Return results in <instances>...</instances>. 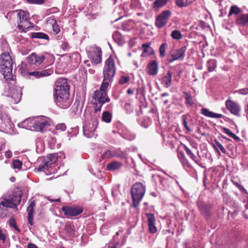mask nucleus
<instances>
[{"instance_id": "obj_1", "label": "nucleus", "mask_w": 248, "mask_h": 248, "mask_svg": "<svg viewBox=\"0 0 248 248\" xmlns=\"http://www.w3.org/2000/svg\"><path fill=\"white\" fill-rule=\"evenodd\" d=\"M55 86V102L57 106L64 109L69 108L71 104V100L69 99V86L67 79H59Z\"/></svg>"}, {"instance_id": "obj_2", "label": "nucleus", "mask_w": 248, "mask_h": 248, "mask_svg": "<svg viewBox=\"0 0 248 248\" xmlns=\"http://www.w3.org/2000/svg\"><path fill=\"white\" fill-rule=\"evenodd\" d=\"M13 62L9 53H3L0 57V72L4 78L8 80L13 79L12 74Z\"/></svg>"}, {"instance_id": "obj_3", "label": "nucleus", "mask_w": 248, "mask_h": 248, "mask_svg": "<svg viewBox=\"0 0 248 248\" xmlns=\"http://www.w3.org/2000/svg\"><path fill=\"white\" fill-rule=\"evenodd\" d=\"M100 111V107L95 108L93 113L92 114V122L87 123L83 126V134L87 138H91L94 136L95 129L97 126Z\"/></svg>"}, {"instance_id": "obj_4", "label": "nucleus", "mask_w": 248, "mask_h": 248, "mask_svg": "<svg viewBox=\"0 0 248 248\" xmlns=\"http://www.w3.org/2000/svg\"><path fill=\"white\" fill-rule=\"evenodd\" d=\"M145 190V186L140 182H137L132 186L131 193L133 205L134 207H137L139 205L144 195Z\"/></svg>"}, {"instance_id": "obj_5", "label": "nucleus", "mask_w": 248, "mask_h": 248, "mask_svg": "<svg viewBox=\"0 0 248 248\" xmlns=\"http://www.w3.org/2000/svg\"><path fill=\"white\" fill-rule=\"evenodd\" d=\"M116 73V67L113 58L110 56L105 61L103 68V78L105 80L112 81Z\"/></svg>"}, {"instance_id": "obj_6", "label": "nucleus", "mask_w": 248, "mask_h": 248, "mask_svg": "<svg viewBox=\"0 0 248 248\" xmlns=\"http://www.w3.org/2000/svg\"><path fill=\"white\" fill-rule=\"evenodd\" d=\"M17 16L18 18L17 23L19 29L26 31L28 29L32 27L31 23L29 21V15L26 11L19 10Z\"/></svg>"}, {"instance_id": "obj_7", "label": "nucleus", "mask_w": 248, "mask_h": 248, "mask_svg": "<svg viewBox=\"0 0 248 248\" xmlns=\"http://www.w3.org/2000/svg\"><path fill=\"white\" fill-rule=\"evenodd\" d=\"M58 158V154H51L44 157L43 162L37 168L38 171H45L51 169V166L55 163Z\"/></svg>"}, {"instance_id": "obj_8", "label": "nucleus", "mask_w": 248, "mask_h": 248, "mask_svg": "<svg viewBox=\"0 0 248 248\" xmlns=\"http://www.w3.org/2000/svg\"><path fill=\"white\" fill-rule=\"evenodd\" d=\"M31 121L32 127L36 131L43 132L50 125L48 119L44 116L38 117Z\"/></svg>"}, {"instance_id": "obj_9", "label": "nucleus", "mask_w": 248, "mask_h": 248, "mask_svg": "<svg viewBox=\"0 0 248 248\" xmlns=\"http://www.w3.org/2000/svg\"><path fill=\"white\" fill-rule=\"evenodd\" d=\"M88 56L92 61L96 64L101 62L102 51L100 47L93 46L88 51Z\"/></svg>"}, {"instance_id": "obj_10", "label": "nucleus", "mask_w": 248, "mask_h": 248, "mask_svg": "<svg viewBox=\"0 0 248 248\" xmlns=\"http://www.w3.org/2000/svg\"><path fill=\"white\" fill-rule=\"evenodd\" d=\"M171 16L170 10H166L160 13L156 18L155 25L158 28L164 27Z\"/></svg>"}, {"instance_id": "obj_11", "label": "nucleus", "mask_w": 248, "mask_h": 248, "mask_svg": "<svg viewBox=\"0 0 248 248\" xmlns=\"http://www.w3.org/2000/svg\"><path fill=\"white\" fill-rule=\"evenodd\" d=\"M186 49L187 47L186 46H183L179 49L172 50L170 52L172 59L169 60V62H171L176 60H183L185 57V52Z\"/></svg>"}, {"instance_id": "obj_12", "label": "nucleus", "mask_w": 248, "mask_h": 248, "mask_svg": "<svg viewBox=\"0 0 248 248\" xmlns=\"http://www.w3.org/2000/svg\"><path fill=\"white\" fill-rule=\"evenodd\" d=\"M62 210L64 215L67 217L77 216L83 211L82 209L78 206H65L62 207Z\"/></svg>"}, {"instance_id": "obj_13", "label": "nucleus", "mask_w": 248, "mask_h": 248, "mask_svg": "<svg viewBox=\"0 0 248 248\" xmlns=\"http://www.w3.org/2000/svg\"><path fill=\"white\" fill-rule=\"evenodd\" d=\"M226 108L232 114L238 116L240 111V107L236 102L230 100H227L225 102Z\"/></svg>"}, {"instance_id": "obj_14", "label": "nucleus", "mask_w": 248, "mask_h": 248, "mask_svg": "<svg viewBox=\"0 0 248 248\" xmlns=\"http://www.w3.org/2000/svg\"><path fill=\"white\" fill-rule=\"evenodd\" d=\"M93 97L96 101L101 104L100 106L98 108L100 107L101 108V106L103 104L109 101V99L107 95V92H104L100 90L95 92Z\"/></svg>"}, {"instance_id": "obj_15", "label": "nucleus", "mask_w": 248, "mask_h": 248, "mask_svg": "<svg viewBox=\"0 0 248 248\" xmlns=\"http://www.w3.org/2000/svg\"><path fill=\"white\" fill-rule=\"evenodd\" d=\"M36 203L34 201H31L27 208L28 212V221L29 223L32 226L34 224L33 218L35 212V207Z\"/></svg>"}, {"instance_id": "obj_16", "label": "nucleus", "mask_w": 248, "mask_h": 248, "mask_svg": "<svg viewBox=\"0 0 248 248\" xmlns=\"http://www.w3.org/2000/svg\"><path fill=\"white\" fill-rule=\"evenodd\" d=\"M28 59L30 63L38 65L45 60V58L43 55H37L33 53L28 57Z\"/></svg>"}, {"instance_id": "obj_17", "label": "nucleus", "mask_w": 248, "mask_h": 248, "mask_svg": "<svg viewBox=\"0 0 248 248\" xmlns=\"http://www.w3.org/2000/svg\"><path fill=\"white\" fill-rule=\"evenodd\" d=\"M172 74L170 71L167 72L166 74L162 75L160 79L161 84L166 88H168L171 85L172 81Z\"/></svg>"}, {"instance_id": "obj_18", "label": "nucleus", "mask_w": 248, "mask_h": 248, "mask_svg": "<svg viewBox=\"0 0 248 248\" xmlns=\"http://www.w3.org/2000/svg\"><path fill=\"white\" fill-rule=\"evenodd\" d=\"M13 206L12 203L8 202L6 200L0 202V217H5L8 213V208Z\"/></svg>"}, {"instance_id": "obj_19", "label": "nucleus", "mask_w": 248, "mask_h": 248, "mask_svg": "<svg viewBox=\"0 0 248 248\" xmlns=\"http://www.w3.org/2000/svg\"><path fill=\"white\" fill-rule=\"evenodd\" d=\"M148 74L151 76L156 75L158 71V63L155 61H152L147 65Z\"/></svg>"}, {"instance_id": "obj_20", "label": "nucleus", "mask_w": 248, "mask_h": 248, "mask_svg": "<svg viewBox=\"0 0 248 248\" xmlns=\"http://www.w3.org/2000/svg\"><path fill=\"white\" fill-rule=\"evenodd\" d=\"M148 224L149 231L152 233H155L157 231V229L155 226V218L153 214H147Z\"/></svg>"}, {"instance_id": "obj_21", "label": "nucleus", "mask_w": 248, "mask_h": 248, "mask_svg": "<svg viewBox=\"0 0 248 248\" xmlns=\"http://www.w3.org/2000/svg\"><path fill=\"white\" fill-rule=\"evenodd\" d=\"M15 103H18L21 100L22 93L19 89H12L10 95Z\"/></svg>"}, {"instance_id": "obj_22", "label": "nucleus", "mask_w": 248, "mask_h": 248, "mask_svg": "<svg viewBox=\"0 0 248 248\" xmlns=\"http://www.w3.org/2000/svg\"><path fill=\"white\" fill-rule=\"evenodd\" d=\"M198 206L201 213L203 216L208 217L210 215V210L211 208L210 204L199 203Z\"/></svg>"}, {"instance_id": "obj_23", "label": "nucleus", "mask_w": 248, "mask_h": 248, "mask_svg": "<svg viewBox=\"0 0 248 248\" xmlns=\"http://www.w3.org/2000/svg\"><path fill=\"white\" fill-rule=\"evenodd\" d=\"M21 200V194L20 193H16L10 200H6V201L13 204V206H10V208H15L17 205L20 204Z\"/></svg>"}, {"instance_id": "obj_24", "label": "nucleus", "mask_w": 248, "mask_h": 248, "mask_svg": "<svg viewBox=\"0 0 248 248\" xmlns=\"http://www.w3.org/2000/svg\"><path fill=\"white\" fill-rule=\"evenodd\" d=\"M201 113L205 116L210 118H220L223 117V115L222 114L210 111L208 109L206 108H202Z\"/></svg>"}, {"instance_id": "obj_25", "label": "nucleus", "mask_w": 248, "mask_h": 248, "mask_svg": "<svg viewBox=\"0 0 248 248\" xmlns=\"http://www.w3.org/2000/svg\"><path fill=\"white\" fill-rule=\"evenodd\" d=\"M122 166V164L119 161H113L108 163L107 168L108 170H115L120 169Z\"/></svg>"}, {"instance_id": "obj_26", "label": "nucleus", "mask_w": 248, "mask_h": 248, "mask_svg": "<svg viewBox=\"0 0 248 248\" xmlns=\"http://www.w3.org/2000/svg\"><path fill=\"white\" fill-rule=\"evenodd\" d=\"M212 146L215 148V149L217 150L218 155H220V153L218 151V148L221 150L223 154H226L227 151L222 146V145L217 139L214 140V142L212 143Z\"/></svg>"}, {"instance_id": "obj_27", "label": "nucleus", "mask_w": 248, "mask_h": 248, "mask_svg": "<svg viewBox=\"0 0 248 248\" xmlns=\"http://www.w3.org/2000/svg\"><path fill=\"white\" fill-rule=\"evenodd\" d=\"M236 23L242 26H248V14L240 15L237 19Z\"/></svg>"}, {"instance_id": "obj_28", "label": "nucleus", "mask_w": 248, "mask_h": 248, "mask_svg": "<svg viewBox=\"0 0 248 248\" xmlns=\"http://www.w3.org/2000/svg\"><path fill=\"white\" fill-rule=\"evenodd\" d=\"M30 76H34L35 78H39L44 77L49 75L50 74L46 71V70H42L40 71H33L29 72Z\"/></svg>"}, {"instance_id": "obj_29", "label": "nucleus", "mask_w": 248, "mask_h": 248, "mask_svg": "<svg viewBox=\"0 0 248 248\" xmlns=\"http://www.w3.org/2000/svg\"><path fill=\"white\" fill-rule=\"evenodd\" d=\"M119 156L118 154L114 151H111L110 150H107L105 151L101 155V158L102 159H106L111 158L112 157Z\"/></svg>"}, {"instance_id": "obj_30", "label": "nucleus", "mask_w": 248, "mask_h": 248, "mask_svg": "<svg viewBox=\"0 0 248 248\" xmlns=\"http://www.w3.org/2000/svg\"><path fill=\"white\" fill-rule=\"evenodd\" d=\"M169 0H155L153 4L152 8L154 9L159 8L165 5Z\"/></svg>"}, {"instance_id": "obj_31", "label": "nucleus", "mask_w": 248, "mask_h": 248, "mask_svg": "<svg viewBox=\"0 0 248 248\" xmlns=\"http://www.w3.org/2000/svg\"><path fill=\"white\" fill-rule=\"evenodd\" d=\"M31 37L33 38L42 39L48 40L49 36L47 34L43 32H33L31 34Z\"/></svg>"}, {"instance_id": "obj_32", "label": "nucleus", "mask_w": 248, "mask_h": 248, "mask_svg": "<svg viewBox=\"0 0 248 248\" xmlns=\"http://www.w3.org/2000/svg\"><path fill=\"white\" fill-rule=\"evenodd\" d=\"M112 115L108 111H104L102 114V120L103 121L108 123L111 122Z\"/></svg>"}, {"instance_id": "obj_33", "label": "nucleus", "mask_w": 248, "mask_h": 248, "mask_svg": "<svg viewBox=\"0 0 248 248\" xmlns=\"http://www.w3.org/2000/svg\"><path fill=\"white\" fill-rule=\"evenodd\" d=\"M222 131L223 132L227 134L228 136H229L230 137L233 138V139L237 141L240 140V138L237 136L235 134H234L233 133H232L230 129L223 127L222 128Z\"/></svg>"}, {"instance_id": "obj_34", "label": "nucleus", "mask_w": 248, "mask_h": 248, "mask_svg": "<svg viewBox=\"0 0 248 248\" xmlns=\"http://www.w3.org/2000/svg\"><path fill=\"white\" fill-rule=\"evenodd\" d=\"M208 70L209 72L213 71L217 67V62L215 60H210L207 62Z\"/></svg>"}, {"instance_id": "obj_35", "label": "nucleus", "mask_w": 248, "mask_h": 248, "mask_svg": "<svg viewBox=\"0 0 248 248\" xmlns=\"http://www.w3.org/2000/svg\"><path fill=\"white\" fill-rule=\"evenodd\" d=\"M65 230L70 236L74 235V226L71 224H67L65 226Z\"/></svg>"}, {"instance_id": "obj_36", "label": "nucleus", "mask_w": 248, "mask_h": 248, "mask_svg": "<svg viewBox=\"0 0 248 248\" xmlns=\"http://www.w3.org/2000/svg\"><path fill=\"white\" fill-rule=\"evenodd\" d=\"M111 82L112 81L105 80V78H103V80L99 90L104 92H106L109 83Z\"/></svg>"}, {"instance_id": "obj_37", "label": "nucleus", "mask_w": 248, "mask_h": 248, "mask_svg": "<svg viewBox=\"0 0 248 248\" xmlns=\"http://www.w3.org/2000/svg\"><path fill=\"white\" fill-rule=\"evenodd\" d=\"M241 9L235 5L232 6L230 8L228 16H230L232 14L238 15L241 12Z\"/></svg>"}, {"instance_id": "obj_38", "label": "nucleus", "mask_w": 248, "mask_h": 248, "mask_svg": "<svg viewBox=\"0 0 248 248\" xmlns=\"http://www.w3.org/2000/svg\"><path fill=\"white\" fill-rule=\"evenodd\" d=\"M184 148L187 155L192 160L196 162V156L194 155L192 152L185 145H184Z\"/></svg>"}, {"instance_id": "obj_39", "label": "nucleus", "mask_w": 248, "mask_h": 248, "mask_svg": "<svg viewBox=\"0 0 248 248\" xmlns=\"http://www.w3.org/2000/svg\"><path fill=\"white\" fill-rule=\"evenodd\" d=\"M22 166V162L18 159H14L13 160V167L15 169L20 170Z\"/></svg>"}, {"instance_id": "obj_40", "label": "nucleus", "mask_w": 248, "mask_h": 248, "mask_svg": "<svg viewBox=\"0 0 248 248\" xmlns=\"http://www.w3.org/2000/svg\"><path fill=\"white\" fill-rule=\"evenodd\" d=\"M168 45L166 43H163L159 47V54L161 58L165 57V51L167 48Z\"/></svg>"}, {"instance_id": "obj_41", "label": "nucleus", "mask_w": 248, "mask_h": 248, "mask_svg": "<svg viewBox=\"0 0 248 248\" xmlns=\"http://www.w3.org/2000/svg\"><path fill=\"white\" fill-rule=\"evenodd\" d=\"M171 36L173 39L179 40L182 38V35L181 32L177 30L173 31L171 32Z\"/></svg>"}, {"instance_id": "obj_42", "label": "nucleus", "mask_w": 248, "mask_h": 248, "mask_svg": "<svg viewBox=\"0 0 248 248\" xmlns=\"http://www.w3.org/2000/svg\"><path fill=\"white\" fill-rule=\"evenodd\" d=\"M177 6L182 8L187 6L186 0H174Z\"/></svg>"}, {"instance_id": "obj_43", "label": "nucleus", "mask_w": 248, "mask_h": 248, "mask_svg": "<svg viewBox=\"0 0 248 248\" xmlns=\"http://www.w3.org/2000/svg\"><path fill=\"white\" fill-rule=\"evenodd\" d=\"M130 78L128 76H122L120 77L119 83L121 85H124L129 81Z\"/></svg>"}, {"instance_id": "obj_44", "label": "nucleus", "mask_w": 248, "mask_h": 248, "mask_svg": "<svg viewBox=\"0 0 248 248\" xmlns=\"http://www.w3.org/2000/svg\"><path fill=\"white\" fill-rule=\"evenodd\" d=\"M185 94L186 95V103L189 105L190 106H192L193 103L192 102V97L191 95L187 93H186Z\"/></svg>"}, {"instance_id": "obj_45", "label": "nucleus", "mask_w": 248, "mask_h": 248, "mask_svg": "<svg viewBox=\"0 0 248 248\" xmlns=\"http://www.w3.org/2000/svg\"><path fill=\"white\" fill-rule=\"evenodd\" d=\"M153 49L151 47H148L143 49V52L142 54V56H148L151 54L153 52Z\"/></svg>"}, {"instance_id": "obj_46", "label": "nucleus", "mask_w": 248, "mask_h": 248, "mask_svg": "<svg viewBox=\"0 0 248 248\" xmlns=\"http://www.w3.org/2000/svg\"><path fill=\"white\" fill-rule=\"evenodd\" d=\"M235 92L239 94L246 95L248 94V88L241 89L236 91Z\"/></svg>"}, {"instance_id": "obj_47", "label": "nucleus", "mask_w": 248, "mask_h": 248, "mask_svg": "<svg viewBox=\"0 0 248 248\" xmlns=\"http://www.w3.org/2000/svg\"><path fill=\"white\" fill-rule=\"evenodd\" d=\"M27 1L32 4H42L45 2V0H27Z\"/></svg>"}, {"instance_id": "obj_48", "label": "nucleus", "mask_w": 248, "mask_h": 248, "mask_svg": "<svg viewBox=\"0 0 248 248\" xmlns=\"http://www.w3.org/2000/svg\"><path fill=\"white\" fill-rule=\"evenodd\" d=\"M183 121V124L185 127V128L188 131H191V130L190 129V128L188 127L187 125V123L186 122V119L187 117L186 115H183L182 116Z\"/></svg>"}, {"instance_id": "obj_49", "label": "nucleus", "mask_w": 248, "mask_h": 248, "mask_svg": "<svg viewBox=\"0 0 248 248\" xmlns=\"http://www.w3.org/2000/svg\"><path fill=\"white\" fill-rule=\"evenodd\" d=\"M52 30L56 34L59 33L60 31L59 25L57 23L54 24V25L52 26Z\"/></svg>"}, {"instance_id": "obj_50", "label": "nucleus", "mask_w": 248, "mask_h": 248, "mask_svg": "<svg viewBox=\"0 0 248 248\" xmlns=\"http://www.w3.org/2000/svg\"><path fill=\"white\" fill-rule=\"evenodd\" d=\"M57 130H61L62 131H64L66 129V125L64 124H57L56 126Z\"/></svg>"}, {"instance_id": "obj_51", "label": "nucleus", "mask_w": 248, "mask_h": 248, "mask_svg": "<svg viewBox=\"0 0 248 248\" xmlns=\"http://www.w3.org/2000/svg\"><path fill=\"white\" fill-rule=\"evenodd\" d=\"M6 239V236L1 230H0V242L4 243Z\"/></svg>"}, {"instance_id": "obj_52", "label": "nucleus", "mask_w": 248, "mask_h": 248, "mask_svg": "<svg viewBox=\"0 0 248 248\" xmlns=\"http://www.w3.org/2000/svg\"><path fill=\"white\" fill-rule=\"evenodd\" d=\"M9 225L10 226L13 227L15 229L18 230V228H17V226L16 225L15 220L14 219L11 218L9 220Z\"/></svg>"}, {"instance_id": "obj_53", "label": "nucleus", "mask_w": 248, "mask_h": 248, "mask_svg": "<svg viewBox=\"0 0 248 248\" xmlns=\"http://www.w3.org/2000/svg\"><path fill=\"white\" fill-rule=\"evenodd\" d=\"M183 165L185 167H189L190 165L188 162V160L186 158L184 159H182L180 160Z\"/></svg>"}, {"instance_id": "obj_54", "label": "nucleus", "mask_w": 248, "mask_h": 248, "mask_svg": "<svg viewBox=\"0 0 248 248\" xmlns=\"http://www.w3.org/2000/svg\"><path fill=\"white\" fill-rule=\"evenodd\" d=\"M61 48L64 51L68 50V49L69 48V45L66 42H63L62 43Z\"/></svg>"}, {"instance_id": "obj_55", "label": "nucleus", "mask_w": 248, "mask_h": 248, "mask_svg": "<svg viewBox=\"0 0 248 248\" xmlns=\"http://www.w3.org/2000/svg\"><path fill=\"white\" fill-rule=\"evenodd\" d=\"M47 22L49 24H51L52 26L54 25V24H56V21L53 18L50 17L47 18Z\"/></svg>"}, {"instance_id": "obj_56", "label": "nucleus", "mask_w": 248, "mask_h": 248, "mask_svg": "<svg viewBox=\"0 0 248 248\" xmlns=\"http://www.w3.org/2000/svg\"><path fill=\"white\" fill-rule=\"evenodd\" d=\"M120 36V33L118 31H115L113 35V38L115 41H117Z\"/></svg>"}, {"instance_id": "obj_57", "label": "nucleus", "mask_w": 248, "mask_h": 248, "mask_svg": "<svg viewBox=\"0 0 248 248\" xmlns=\"http://www.w3.org/2000/svg\"><path fill=\"white\" fill-rule=\"evenodd\" d=\"M178 156L180 160H181L182 159H184L185 158H186L184 153L182 152H179L178 153Z\"/></svg>"}, {"instance_id": "obj_58", "label": "nucleus", "mask_w": 248, "mask_h": 248, "mask_svg": "<svg viewBox=\"0 0 248 248\" xmlns=\"http://www.w3.org/2000/svg\"><path fill=\"white\" fill-rule=\"evenodd\" d=\"M5 155L7 158H10L12 156V153L10 150L7 151L5 153Z\"/></svg>"}, {"instance_id": "obj_59", "label": "nucleus", "mask_w": 248, "mask_h": 248, "mask_svg": "<svg viewBox=\"0 0 248 248\" xmlns=\"http://www.w3.org/2000/svg\"><path fill=\"white\" fill-rule=\"evenodd\" d=\"M47 199L50 202H57L60 201V198L56 199H51L49 197H47Z\"/></svg>"}, {"instance_id": "obj_60", "label": "nucleus", "mask_w": 248, "mask_h": 248, "mask_svg": "<svg viewBox=\"0 0 248 248\" xmlns=\"http://www.w3.org/2000/svg\"><path fill=\"white\" fill-rule=\"evenodd\" d=\"M27 248H38L35 245L32 244V243H29L28 245Z\"/></svg>"}, {"instance_id": "obj_61", "label": "nucleus", "mask_w": 248, "mask_h": 248, "mask_svg": "<svg viewBox=\"0 0 248 248\" xmlns=\"http://www.w3.org/2000/svg\"><path fill=\"white\" fill-rule=\"evenodd\" d=\"M142 47L143 48V49H144L145 48H147L148 47H151L150 46L149 44H143L142 45Z\"/></svg>"}, {"instance_id": "obj_62", "label": "nucleus", "mask_w": 248, "mask_h": 248, "mask_svg": "<svg viewBox=\"0 0 248 248\" xmlns=\"http://www.w3.org/2000/svg\"><path fill=\"white\" fill-rule=\"evenodd\" d=\"M127 93L128 94H132L133 93V91L131 89H128L127 91Z\"/></svg>"}, {"instance_id": "obj_63", "label": "nucleus", "mask_w": 248, "mask_h": 248, "mask_svg": "<svg viewBox=\"0 0 248 248\" xmlns=\"http://www.w3.org/2000/svg\"><path fill=\"white\" fill-rule=\"evenodd\" d=\"M245 112L246 113V117L248 119V105L246 106V108H245Z\"/></svg>"}, {"instance_id": "obj_64", "label": "nucleus", "mask_w": 248, "mask_h": 248, "mask_svg": "<svg viewBox=\"0 0 248 248\" xmlns=\"http://www.w3.org/2000/svg\"><path fill=\"white\" fill-rule=\"evenodd\" d=\"M196 0H186V1H187V5L188 4H190L191 3H192V2H193L194 1H195Z\"/></svg>"}]
</instances>
